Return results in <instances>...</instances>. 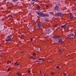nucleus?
<instances>
[{
	"mask_svg": "<svg viewBox=\"0 0 76 76\" xmlns=\"http://www.w3.org/2000/svg\"><path fill=\"white\" fill-rule=\"evenodd\" d=\"M59 41L58 42L61 43V44H63V41L62 39H58Z\"/></svg>",
	"mask_w": 76,
	"mask_h": 76,
	"instance_id": "obj_7",
	"label": "nucleus"
},
{
	"mask_svg": "<svg viewBox=\"0 0 76 76\" xmlns=\"http://www.w3.org/2000/svg\"><path fill=\"white\" fill-rule=\"evenodd\" d=\"M33 56H36V54L35 53H34L33 54Z\"/></svg>",
	"mask_w": 76,
	"mask_h": 76,
	"instance_id": "obj_25",
	"label": "nucleus"
},
{
	"mask_svg": "<svg viewBox=\"0 0 76 76\" xmlns=\"http://www.w3.org/2000/svg\"><path fill=\"white\" fill-rule=\"evenodd\" d=\"M36 13L39 16H41V17H44L45 14L42 13L41 12H38V11H37L36 12Z\"/></svg>",
	"mask_w": 76,
	"mask_h": 76,
	"instance_id": "obj_2",
	"label": "nucleus"
},
{
	"mask_svg": "<svg viewBox=\"0 0 76 76\" xmlns=\"http://www.w3.org/2000/svg\"><path fill=\"white\" fill-rule=\"evenodd\" d=\"M48 17L49 16V14H45V17Z\"/></svg>",
	"mask_w": 76,
	"mask_h": 76,
	"instance_id": "obj_13",
	"label": "nucleus"
},
{
	"mask_svg": "<svg viewBox=\"0 0 76 76\" xmlns=\"http://www.w3.org/2000/svg\"><path fill=\"white\" fill-rule=\"evenodd\" d=\"M30 28H33V25H31L30 26Z\"/></svg>",
	"mask_w": 76,
	"mask_h": 76,
	"instance_id": "obj_16",
	"label": "nucleus"
},
{
	"mask_svg": "<svg viewBox=\"0 0 76 76\" xmlns=\"http://www.w3.org/2000/svg\"><path fill=\"white\" fill-rule=\"evenodd\" d=\"M7 64H9V61L8 62Z\"/></svg>",
	"mask_w": 76,
	"mask_h": 76,
	"instance_id": "obj_33",
	"label": "nucleus"
},
{
	"mask_svg": "<svg viewBox=\"0 0 76 76\" xmlns=\"http://www.w3.org/2000/svg\"><path fill=\"white\" fill-rule=\"evenodd\" d=\"M67 28L68 29H69V28L68 27V28Z\"/></svg>",
	"mask_w": 76,
	"mask_h": 76,
	"instance_id": "obj_37",
	"label": "nucleus"
},
{
	"mask_svg": "<svg viewBox=\"0 0 76 76\" xmlns=\"http://www.w3.org/2000/svg\"><path fill=\"white\" fill-rule=\"evenodd\" d=\"M60 38V37L58 36H53V38L54 39H58L59 38Z\"/></svg>",
	"mask_w": 76,
	"mask_h": 76,
	"instance_id": "obj_9",
	"label": "nucleus"
},
{
	"mask_svg": "<svg viewBox=\"0 0 76 76\" xmlns=\"http://www.w3.org/2000/svg\"><path fill=\"white\" fill-rule=\"evenodd\" d=\"M31 0V1H35L36 0Z\"/></svg>",
	"mask_w": 76,
	"mask_h": 76,
	"instance_id": "obj_32",
	"label": "nucleus"
},
{
	"mask_svg": "<svg viewBox=\"0 0 76 76\" xmlns=\"http://www.w3.org/2000/svg\"><path fill=\"white\" fill-rule=\"evenodd\" d=\"M30 58H31V59H32V57H31Z\"/></svg>",
	"mask_w": 76,
	"mask_h": 76,
	"instance_id": "obj_40",
	"label": "nucleus"
},
{
	"mask_svg": "<svg viewBox=\"0 0 76 76\" xmlns=\"http://www.w3.org/2000/svg\"><path fill=\"white\" fill-rule=\"evenodd\" d=\"M12 38V35H8L6 37V39H5V41L6 42H9V41H10L11 40Z\"/></svg>",
	"mask_w": 76,
	"mask_h": 76,
	"instance_id": "obj_1",
	"label": "nucleus"
},
{
	"mask_svg": "<svg viewBox=\"0 0 76 76\" xmlns=\"http://www.w3.org/2000/svg\"><path fill=\"white\" fill-rule=\"evenodd\" d=\"M54 72H52L51 73V75H54Z\"/></svg>",
	"mask_w": 76,
	"mask_h": 76,
	"instance_id": "obj_26",
	"label": "nucleus"
},
{
	"mask_svg": "<svg viewBox=\"0 0 76 76\" xmlns=\"http://www.w3.org/2000/svg\"><path fill=\"white\" fill-rule=\"evenodd\" d=\"M54 9L55 10H56V11H57L58 12V11H59L60 10V7L58 6H56L54 8Z\"/></svg>",
	"mask_w": 76,
	"mask_h": 76,
	"instance_id": "obj_4",
	"label": "nucleus"
},
{
	"mask_svg": "<svg viewBox=\"0 0 76 76\" xmlns=\"http://www.w3.org/2000/svg\"><path fill=\"white\" fill-rule=\"evenodd\" d=\"M62 51V50H59V53H61Z\"/></svg>",
	"mask_w": 76,
	"mask_h": 76,
	"instance_id": "obj_17",
	"label": "nucleus"
},
{
	"mask_svg": "<svg viewBox=\"0 0 76 76\" xmlns=\"http://www.w3.org/2000/svg\"><path fill=\"white\" fill-rule=\"evenodd\" d=\"M30 39H31V42H32V41H33V39H32V38H31Z\"/></svg>",
	"mask_w": 76,
	"mask_h": 76,
	"instance_id": "obj_24",
	"label": "nucleus"
},
{
	"mask_svg": "<svg viewBox=\"0 0 76 76\" xmlns=\"http://www.w3.org/2000/svg\"><path fill=\"white\" fill-rule=\"evenodd\" d=\"M70 17L71 19L73 18V15H72V14L70 13Z\"/></svg>",
	"mask_w": 76,
	"mask_h": 76,
	"instance_id": "obj_14",
	"label": "nucleus"
},
{
	"mask_svg": "<svg viewBox=\"0 0 76 76\" xmlns=\"http://www.w3.org/2000/svg\"><path fill=\"white\" fill-rule=\"evenodd\" d=\"M1 52V50H0V53Z\"/></svg>",
	"mask_w": 76,
	"mask_h": 76,
	"instance_id": "obj_43",
	"label": "nucleus"
},
{
	"mask_svg": "<svg viewBox=\"0 0 76 76\" xmlns=\"http://www.w3.org/2000/svg\"><path fill=\"white\" fill-rule=\"evenodd\" d=\"M63 75H64V76H66V75H67V74L65 73H64Z\"/></svg>",
	"mask_w": 76,
	"mask_h": 76,
	"instance_id": "obj_21",
	"label": "nucleus"
},
{
	"mask_svg": "<svg viewBox=\"0 0 76 76\" xmlns=\"http://www.w3.org/2000/svg\"><path fill=\"white\" fill-rule=\"evenodd\" d=\"M35 62H41V61H37H37H35Z\"/></svg>",
	"mask_w": 76,
	"mask_h": 76,
	"instance_id": "obj_23",
	"label": "nucleus"
},
{
	"mask_svg": "<svg viewBox=\"0 0 76 76\" xmlns=\"http://www.w3.org/2000/svg\"><path fill=\"white\" fill-rule=\"evenodd\" d=\"M9 18H10V19H11V18H12V15H9L8 16Z\"/></svg>",
	"mask_w": 76,
	"mask_h": 76,
	"instance_id": "obj_18",
	"label": "nucleus"
},
{
	"mask_svg": "<svg viewBox=\"0 0 76 76\" xmlns=\"http://www.w3.org/2000/svg\"><path fill=\"white\" fill-rule=\"evenodd\" d=\"M24 52V51H21V53H23Z\"/></svg>",
	"mask_w": 76,
	"mask_h": 76,
	"instance_id": "obj_29",
	"label": "nucleus"
},
{
	"mask_svg": "<svg viewBox=\"0 0 76 76\" xmlns=\"http://www.w3.org/2000/svg\"><path fill=\"white\" fill-rule=\"evenodd\" d=\"M54 27H55V28H57V27H58V25L56 24L54 26Z\"/></svg>",
	"mask_w": 76,
	"mask_h": 76,
	"instance_id": "obj_19",
	"label": "nucleus"
},
{
	"mask_svg": "<svg viewBox=\"0 0 76 76\" xmlns=\"http://www.w3.org/2000/svg\"><path fill=\"white\" fill-rule=\"evenodd\" d=\"M34 48L36 50H39V47H35Z\"/></svg>",
	"mask_w": 76,
	"mask_h": 76,
	"instance_id": "obj_11",
	"label": "nucleus"
},
{
	"mask_svg": "<svg viewBox=\"0 0 76 76\" xmlns=\"http://www.w3.org/2000/svg\"><path fill=\"white\" fill-rule=\"evenodd\" d=\"M62 14L61 13H56L55 15V16H61Z\"/></svg>",
	"mask_w": 76,
	"mask_h": 76,
	"instance_id": "obj_5",
	"label": "nucleus"
},
{
	"mask_svg": "<svg viewBox=\"0 0 76 76\" xmlns=\"http://www.w3.org/2000/svg\"><path fill=\"white\" fill-rule=\"evenodd\" d=\"M51 31L50 29H48L44 31V33L45 34H49Z\"/></svg>",
	"mask_w": 76,
	"mask_h": 76,
	"instance_id": "obj_3",
	"label": "nucleus"
},
{
	"mask_svg": "<svg viewBox=\"0 0 76 76\" xmlns=\"http://www.w3.org/2000/svg\"><path fill=\"white\" fill-rule=\"evenodd\" d=\"M75 35H76V34H75Z\"/></svg>",
	"mask_w": 76,
	"mask_h": 76,
	"instance_id": "obj_45",
	"label": "nucleus"
},
{
	"mask_svg": "<svg viewBox=\"0 0 76 76\" xmlns=\"http://www.w3.org/2000/svg\"><path fill=\"white\" fill-rule=\"evenodd\" d=\"M39 60H44V58H40L39 59Z\"/></svg>",
	"mask_w": 76,
	"mask_h": 76,
	"instance_id": "obj_15",
	"label": "nucleus"
},
{
	"mask_svg": "<svg viewBox=\"0 0 76 76\" xmlns=\"http://www.w3.org/2000/svg\"><path fill=\"white\" fill-rule=\"evenodd\" d=\"M67 26V24H65L64 25L62 26H61V27L62 28H64V27H66Z\"/></svg>",
	"mask_w": 76,
	"mask_h": 76,
	"instance_id": "obj_12",
	"label": "nucleus"
},
{
	"mask_svg": "<svg viewBox=\"0 0 76 76\" xmlns=\"http://www.w3.org/2000/svg\"><path fill=\"white\" fill-rule=\"evenodd\" d=\"M15 65H17V64L16 63H15Z\"/></svg>",
	"mask_w": 76,
	"mask_h": 76,
	"instance_id": "obj_35",
	"label": "nucleus"
},
{
	"mask_svg": "<svg viewBox=\"0 0 76 76\" xmlns=\"http://www.w3.org/2000/svg\"><path fill=\"white\" fill-rule=\"evenodd\" d=\"M32 59H34V58H32Z\"/></svg>",
	"mask_w": 76,
	"mask_h": 76,
	"instance_id": "obj_39",
	"label": "nucleus"
},
{
	"mask_svg": "<svg viewBox=\"0 0 76 76\" xmlns=\"http://www.w3.org/2000/svg\"><path fill=\"white\" fill-rule=\"evenodd\" d=\"M36 59V58H34V60H35Z\"/></svg>",
	"mask_w": 76,
	"mask_h": 76,
	"instance_id": "obj_41",
	"label": "nucleus"
},
{
	"mask_svg": "<svg viewBox=\"0 0 76 76\" xmlns=\"http://www.w3.org/2000/svg\"><path fill=\"white\" fill-rule=\"evenodd\" d=\"M17 66H19V64H17Z\"/></svg>",
	"mask_w": 76,
	"mask_h": 76,
	"instance_id": "obj_34",
	"label": "nucleus"
},
{
	"mask_svg": "<svg viewBox=\"0 0 76 76\" xmlns=\"http://www.w3.org/2000/svg\"><path fill=\"white\" fill-rule=\"evenodd\" d=\"M9 63H11V62H10V61H8Z\"/></svg>",
	"mask_w": 76,
	"mask_h": 76,
	"instance_id": "obj_36",
	"label": "nucleus"
},
{
	"mask_svg": "<svg viewBox=\"0 0 76 76\" xmlns=\"http://www.w3.org/2000/svg\"><path fill=\"white\" fill-rule=\"evenodd\" d=\"M37 26L38 28L41 27V24L39 23H37Z\"/></svg>",
	"mask_w": 76,
	"mask_h": 76,
	"instance_id": "obj_8",
	"label": "nucleus"
},
{
	"mask_svg": "<svg viewBox=\"0 0 76 76\" xmlns=\"http://www.w3.org/2000/svg\"><path fill=\"white\" fill-rule=\"evenodd\" d=\"M28 73H30L31 72V71H30V70H28Z\"/></svg>",
	"mask_w": 76,
	"mask_h": 76,
	"instance_id": "obj_30",
	"label": "nucleus"
},
{
	"mask_svg": "<svg viewBox=\"0 0 76 76\" xmlns=\"http://www.w3.org/2000/svg\"><path fill=\"white\" fill-rule=\"evenodd\" d=\"M13 1L14 2H15V1H17V0H13Z\"/></svg>",
	"mask_w": 76,
	"mask_h": 76,
	"instance_id": "obj_27",
	"label": "nucleus"
},
{
	"mask_svg": "<svg viewBox=\"0 0 76 76\" xmlns=\"http://www.w3.org/2000/svg\"><path fill=\"white\" fill-rule=\"evenodd\" d=\"M56 69H58L59 68H60V67H59V66H58L56 67Z\"/></svg>",
	"mask_w": 76,
	"mask_h": 76,
	"instance_id": "obj_20",
	"label": "nucleus"
},
{
	"mask_svg": "<svg viewBox=\"0 0 76 76\" xmlns=\"http://www.w3.org/2000/svg\"><path fill=\"white\" fill-rule=\"evenodd\" d=\"M68 56H70V55H68Z\"/></svg>",
	"mask_w": 76,
	"mask_h": 76,
	"instance_id": "obj_42",
	"label": "nucleus"
},
{
	"mask_svg": "<svg viewBox=\"0 0 76 76\" xmlns=\"http://www.w3.org/2000/svg\"><path fill=\"white\" fill-rule=\"evenodd\" d=\"M16 63L17 64H18V62H16Z\"/></svg>",
	"mask_w": 76,
	"mask_h": 76,
	"instance_id": "obj_38",
	"label": "nucleus"
},
{
	"mask_svg": "<svg viewBox=\"0 0 76 76\" xmlns=\"http://www.w3.org/2000/svg\"><path fill=\"white\" fill-rule=\"evenodd\" d=\"M7 70L9 72H10V68H8Z\"/></svg>",
	"mask_w": 76,
	"mask_h": 76,
	"instance_id": "obj_22",
	"label": "nucleus"
},
{
	"mask_svg": "<svg viewBox=\"0 0 76 76\" xmlns=\"http://www.w3.org/2000/svg\"><path fill=\"white\" fill-rule=\"evenodd\" d=\"M20 73H18V72H17V75H19Z\"/></svg>",
	"mask_w": 76,
	"mask_h": 76,
	"instance_id": "obj_31",
	"label": "nucleus"
},
{
	"mask_svg": "<svg viewBox=\"0 0 76 76\" xmlns=\"http://www.w3.org/2000/svg\"><path fill=\"white\" fill-rule=\"evenodd\" d=\"M40 8H41V7H39V6H38L37 7V9L38 11H40V10H41Z\"/></svg>",
	"mask_w": 76,
	"mask_h": 76,
	"instance_id": "obj_10",
	"label": "nucleus"
},
{
	"mask_svg": "<svg viewBox=\"0 0 76 76\" xmlns=\"http://www.w3.org/2000/svg\"><path fill=\"white\" fill-rule=\"evenodd\" d=\"M19 75V76H22V75L20 74V73L19 74V75Z\"/></svg>",
	"mask_w": 76,
	"mask_h": 76,
	"instance_id": "obj_28",
	"label": "nucleus"
},
{
	"mask_svg": "<svg viewBox=\"0 0 76 76\" xmlns=\"http://www.w3.org/2000/svg\"><path fill=\"white\" fill-rule=\"evenodd\" d=\"M75 1H76V0H74Z\"/></svg>",
	"mask_w": 76,
	"mask_h": 76,
	"instance_id": "obj_44",
	"label": "nucleus"
},
{
	"mask_svg": "<svg viewBox=\"0 0 76 76\" xmlns=\"http://www.w3.org/2000/svg\"><path fill=\"white\" fill-rule=\"evenodd\" d=\"M67 36L69 37H75V35L73 33H71L69 35H67Z\"/></svg>",
	"mask_w": 76,
	"mask_h": 76,
	"instance_id": "obj_6",
	"label": "nucleus"
}]
</instances>
